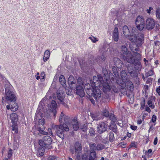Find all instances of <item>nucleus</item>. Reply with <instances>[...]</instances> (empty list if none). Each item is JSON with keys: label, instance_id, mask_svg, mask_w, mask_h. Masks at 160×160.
<instances>
[{"label": "nucleus", "instance_id": "f257e3e1", "mask_svg": "<svg viewBox=\"0 0 160 160\" xmlns=\"http://www.w3.org/2000/svg\"><path fill=\"white\" fill-rule=\"evenodd\" d=\"M69 119L70 118L69 117L65 116L63 119V120L65 122L64 123L59 125L53 124L52 125V128L55 130L57 135L62 139L64 138V132H68L69 130Z\"/></svg>", "mask_w": 160, "mask_h": 160}, {"label": "nucleus", "instance_id": "f03ea898", "mask_svg": "<svg viewBox=\"0 0 160 160\" xmlns=\"http://www.w3.org/2000/svg\"><path fill=\"white\" fill-rule=\"evenodd\" d=\"M87 94L90 96H92L96 99L101 97V91L97 86H91L89 83L86 84L85 85Z\"/></svg>", "mask_w": 160, "mask_h": 160}, {"label": "nucleus", "instance_id": "7ed1b4c3", "mask_svg": "<svg viewBox=\"0 0 160 160\" xmlns=\"http://www.w3.org/2000/svg\"><path fill=\"white\" fill-rule=\"evenodd\" d=\"M5 95L4 97H2V100H5L7 103L16 102L17 99L16 94L10 88H5Z\"/></svg>", "mask_w": 160, "mask_h": 160}, {"label": "nucleus", "instance_id": "20e7f679", "mask_svg": "<svg viewBox=\"0 0 160 160\" xmlns=\"http://www.w3.org/2000/svg\"><path fill=\"white\" fill-rule=\"evenodd\" d=\"M144 35L140 34L137 36L136 35L132 34V36L128 37V39L131 42H133L138 47L141 46L143 42Z\"/></svg>", "mask_w": 160, "mask_h": 160}, {"label": "nucleus", "instance_id": "39448f33", "mask_svg": "<svg viewBox=\"0 0 160 160\" xmlns=\"http://www.w3.org/2000/svg\"><path fill=\"white\" fill-rule=\"evenodd\" d=\"M52 142L51 138L49 136H46L43 137L42 139L39 141L38 143L41 146L49 149L52 148L51 145Z\"/></svg>", "mask_w": 160, "mask_h": 160}, {"label": "nucleus", "instance_id": "423d86ee", "mask_svg": "<svg viewBox=\"0 0 160 160\" xmlns=\"http://www.w3.org/2000/svg\"><path fill=\"white\" fill-rule=\"evenodd\" d=\"M37 111L36 113L35 118L36 119H37L39 120V131L40 133H41L44 134V135H47V132H45L44 131L43 129H44V126H43V124H44L45 122V121L44 119H41L39 118H38V115L40 116L41 113H38Z\"/></svg>", "mask_w": 160, "mask_h": 160}, {"label": "nucleus", "instance_id": "0eeeda50", "mask_svg": "<svg viewBox=\"0 0 160 160\" xmlns=\"http://www.w3.org/2000/svg\"><path fill=\"white\" fill-rule=\"evenodd\" d=\"M103 78L101 75H99L98 76H94L93 80L90 81V83H94V86H100L103 82Z\"/></svg>", "mask_w": 160, "mask_h": 160}, {"label": "nucleus", "instance_id": "6e6552de", "mask_svg": "<svg viewBox=\"0 0 160 160\" xmlns=\"http://www.w3.org/2000/svg\"><path fill=\"white\" fill-rule=\"evenodd\" d=\"M122 59L125 61L132 64H134L135 66H138L136 64L135 58L133 57V55L130 52L128 53L126 56L122 55Z\"/></svg>", "mask_w": 160, "mask_h": 160}, {"label": "nucleus", "instance_id": "1a4fd4ad", "mask_svg": "<svg viewBox=\"0 0 160 160\" xmlns=\"http://www.w3.org/2000/svg\"><path fill=\"white\" fill-rule=\"evenodd\" d=\"M136 25L137 28L140 30H142L145 27V21L141 16H138L136 20Z\"/></svg>", "mask_w": 160, "mask_h": 160}, {"label": "nucleus", "instance_id": "9d476101", "mask_svg": "<svg viewBox=\"0 0 160 160\" xmlns=\"http://www.w3.org/2000/svg\"><path fill=\"white\" fill-rule=\"evenodd\" d=\"M108 128L107 125L103 122H102L97 124V131L100 134H102L106 131Z\"/></svg>", "mask_w": 160, "mask_h": 160}, {"label": "nucleus", "instance_id": "9b49d317", "mask_svg": "<svg viewBox=\"0 0 160 160\" xmlns=\"http://www.w3.org/2000/svg\"><path fill=\"white\" fill-rule=\"evenodd\" d=\"M89 146L91 150L92 151H100L105 148V145L102 144H96L91 142L89 144Z\"/></svg>", "mask_w": 160, "mask_h": 160}, {"label": "nucleus", "instance_id": "f8f14e48", "mask_svg": "<svg viewBox=\"0 0 160 160\" xmlns=\"http://www.w3.org/2000/svg\"><path fill=\"white\" fill-rule=\"evenodd\" d=\"M155 22L153 19L151 18H148L146 21V28L148 30L152 29L155 26Z\"/></svg>", "mask_w": 160, "mask_h": 160}, {"label": "nucleus", "instance_id": "ddd939ff", "mask_svg": "<svg viewBox=\"0 0 160 160\" xmlns=\"http://www.w3.org/2000/svg\"><path fill=\"white\" fill-rule=\"evenodd\" d=\"M74 148L77 154V158L78 159L80 158V154L82 152V147L81 143L78 142H76L74 145Z\"/></svg>", "mask_w": 160, "mask_h": 160}, {"label": "nucleus", "instance_id": "4468645a", "mask_svg": "<svg viewBox=\"0 0 160 160\" xmlns=\"http://www.w3.org/2000/svg\"><path fill=\"white\" fill-rule=\"evenodd\" d=\"M8 105H6L7 108L8 110H11L13 112H15L18 109V106L16 102H10L8 103Z\"/></svg>", "mask_w": 160, "mask_h": 160}, {"label": "nucleus", "instance_id": "2eb2a0df", "mask_svg": "<svg viewBox=\"0 0 160 160\" xmlns=\"http://www.w3.org/2000/svg\"><path fill=\"white\" fill-rule=\"evenodd\" d=\"M75 91L76 94L81 97H83L85 95L84 89L82 86L77 85Z\"/></svg>", "mask_w": 160, "mask_h": 160}, {"label": "nucleus", "instance_id": "dca6fc26", "mask_svg": "<svg viewBox=\"0 0 160 160\" xmlns=\"http://www.w3.org/2000/svg\"><path fill=\"white\" fill-rule=\"evenodd\" d=\"M128 73L132 77L136 78L138 76L137 72L133 69V67L131 65L128 66Z\"/></svg>", "mask_w": 160, "mask_h": 160}, {"label": "nucleus", "instance_id": "f3484780", "mask_svg": "<svg viewBox=\"0 0 160 160\" xmlns=\"http://www.w3.org/2000/svg\"><path fill=\"white\" fill-rule=\"evenodd\" d=\"M133 55L135 57V60L136 64L138 65V67H140L141 66V63L140 60L141 58V55L140 54V52H134L133 51Z\"/></svg>", "mask_w": 160, "mask_h": 160}, {"label": "nucleus", "instance_id": "a211bd4d", "mask_svg": "<svg viewBox=\"0 0 160 160\" xmlns=\"http://www.w3.org/2000/svg\"><path fill=\"white\" fill-rule=\"evenodd\" d=\"M57 95L58 99L59 100L60 103L64 105L65 107H67V104L63 102L64 96L63 95V93H61L57 91Z\"/></svg>", "mask_w": 160, "mask_h": 160}, {"label": "nucleus", "instance_id": "6ab92c4d", "mask_svg": "<svg viewBox=\"0 0 160 160\" xmlns=\"http://www.w3.org/2000/svg\"><path fill=\"white\" fill-rule=\"evenodd\" d=\"M102 89L103 92L105 93H107L110 91L111 89V88L108 82H104L103 81V82L102 83Z\"/></svg>", "mask_w": 160, "mask_h": 160}, {"label": "nucleus", "instance_id": "aec40b11", "mask_svg": "<svg viewBox=\"0 0 160 160\" xmlns=\"http://www.w3.org/2000/svg\"><path fill=\"white\" fill-rule=\"evenodd\" d=\"M112 38L114 41L117 42L119 39L118 28L116 27L114 28L112 33Z\"/></svg>", "mask_w": 160, "mask_h": 160}, {"label": "nucleus", "instance_id": "412c9836", "mask_svg": "<svg viewBox=\"0 0 160 160\" xmlns=\"http://www.w3.org/2000/svg\"><path fill=\"white\" fill-rule=\"evenodd\" d=\"M57 104L56 102L54 100H52L51 102V110L53 113V115L55 116L57 113L56 109L57 108Z\"/></svg>", "mask_w": 160, "mask_h": 160}, {"label": "nucleus", "instance_id": "4be33fe9", "mask_svg": "<svg viewBox=\"0 0 160 160\" xmlns=\"http://www.w3.org/2000/svg\"><path fill=\"white\" fill-rule=\"evenodd\" d=\"M113 62L117 68H121L123 64V62L122 61L118 58L115 57L113 58Z\"/></svg>", "mask_w": 160, "mask_h": 160}, {"label": "nucleus", "instance_id": "5701e85b", "mask_svg": "<svg viewBox=\"0 0 160 160\" xmlns=\"http://www.w3.org/2000/svg\"><path fill=\"white\" fill-rule=\"evenodd\" d=\"M72 125L74 130L75 131L77 130L79 127V124L76 118H74L72 121Z\"/></svg>", "mask_w": 160, "mask_h": 160}, {"label": "nucleus", "instance_id": "b1692460", "mask_svg": "<svg viewBox=\"0 0 160 160\" xmlns=\"http://www.w3.org/2000/svg\"><path fill=\"white\" fill-rule=\"evenodd\" d=\"M127 89L130 90H132L134 86L132 82L130 80L128 79L126 82H124Z\"/></svg>", "mask_w": 160, "mask_h": 160}, {"label": "nucleus", "instance_id": "393cba45", "mask_svg": "<svg viewBox=\"0 0 160 160\" xmlns=\"http://www.w3.org/2000/svg\"><path fill=\"white\" fill-rule=\"evenodd\" d=\"M10 118L12 123H16L18 121V117L17 114L13 112L10 115Z\"/></svg>", "mask_w": 160, "mask_h": 160}, {"label": "nucleus", "instance_id": "a878e982", "mask_svg": "<svg viewBox=\"0 0 160 160\" xmlns=\"http://www.w3.org/2000/svg\"><path fill=\"white\" fill-rule=\"evenodd\" d=\"M120 75L123 82H126L128 79H127V74L125 70H122L121 71Z\"/></svg>", "mask_w": 160, "mask_h": 160}, {"label": "nucleus", "instance_id": "bb28decb", "mask_svg": "<svg viewBox=\"0 0 160 160\" xmlns=\"http://www.w3.org/2000/svg\"><path fill=\"white\" fill-rule=\"evenodd\" d=\"M123 32L124 36L128 39L129 36H132L129 35L130 32L127 26L125 25L123 27Z\"/></svg>", "mask_w": 160, "mask_h": 160}, {"label": "nucleus", "instance_id": "cd10ccee", "mask_svg": "<svg viewBox=\"0 0 160 160\" xmlns=\"http://www.w3.org/2000/svg\"><path fill=\"white\" fill-rule=\"evenodd\" d=\"M96 158V152L95 151H92L90 149V152L89 156V160H97Z\"/></svg>", "mask_w": 160, "mask_h": 160}, {"label": "nucleus", "instance_id": "c85d7f7f", "mask_svg": "<svg viewBox=\"0 0 160 160\" xmlns=\"http://www.w3.org/2000/svg\"><path fill=\"white\" fill-rule=\"evenodd\" d=\"M50 56V50L48 49H47L44 52V54L43 57V60L44 61H47L49 59Z\"/></svg>", "mask_w": 160, "mask_h": 160}, {"label": "nucleus", "instance_id": "c756f323", "mask_svg": "<svg viewBox=\"0 0 160 160\" xmlns=\"http://www.w3.org/2000/svg\"><path fill=\"white\" fill-rule=\"evenodd\" d=\"M59 81L63 87L65 88L66 87V80L63 75H61L60 76L59 78Z\"/></svg>", "mask_w": 160, "mask_h": 160}, {"label": "nucleus", "instance_id": "7c9ffc66", "mask_svg": "<svg viewBox=\"0 0 160 160\" xmlns=\"http://www.w3.org/2000/svg\"><path fill=\"white\" fill-rule=\"evenodd\" d=\"M112 74V73H110L109 74V75H108V78H109L111 81V82L112 83H115L116 85L117 84H119L118 81L116 79V78L117 77H114V76H113V77H111V75Z\"/></svg>", "mask_w": 160, "mask_h": 160}, {"label": "nucleus", "instance_id": "2f4dec72", "mask_svg": "<svg viewBox=\"0 0 160 160\" xmlns=\"http://www.w3.org/2000/svg\"><path fill=\"white\" fill-rule=\"evenodd\" d=\"M12 133L14 134H17L18 133V126L16 123H12Z\"/></svg>", "mask_w": 160, "mask_h": 160}, {"label": "nucleus", "instance_id": "473e14b6", "mask_svg": "<svg viewBox=\"0 0 160 160\" xmlns=\"http://www.w3.org/2000/svg\"><path fill=\"white\" fill-rule=\"evenodd\" d=\"M92 117L94 120H98L101 118V116L98 113H94L92 115Z\"/></svg>", "mask_w": 160, "mask_h": 160}, {"label": "nucleus", "instance_id": "72a5a7b5", "mask_svg": "<svg viewBox=\"0 0 160 160\" xmlns=\"http://www.w3.org/2000/svg\"><path fill=\"white\" fill-rule=\"evenodd\" d=\"M120 50L124 54L127 55L130 52H128V49L124 45H122L120 48Z\"/></svg>", "mask_w": 160, "mask_h": 160}, {"label": "nucleus", "instance_id": "f704fd0d", "mask_svg": "<svg viewBox=\"0 0 160 160\" xmlns=\"http://www.w3.org/2000/svg\"><path fill=\"white\" fill-rule=\"evenodd\" d=\"M44 148V147L41 146L39 148L38 152L40 156H42L44 155L45 152Z\"/></svg>", "mask_w": 160, "mask_h": 160}, {"label": "nucleus", "instance_id": "c9c22d12", "mask_svg": "<svg viewBox=\"0 0 160 160\" xmlns=\"http://www.w3.org/2000/svg\"><path fill=\"white\" fill-rule=\"evenodd\" d=\"M102 72L104 75V78L107 82V80L108 79V75L107 70L105 68H103L102 70Z\"/></svg>", "mask_w": 160, "mask_h": 160}, {"label": "nucleus", "instance_id": "e433bc0d", "mask_svg": "<svg viewBox=\"0 0 160 160\" xmlns=\"http://www.w3.org/2000/svg\"><path fill=\"white\" fill-rule=\"evenodd\" d=\"M108 135L109 141L111 142H112L114 139L113 133L111 132L108 133Z\"/></svg>", "mask_w": 160, "mask_h": 160}, {"label": "nucleus", "instance_id": "4c0bfd02", "mask_svg": "<svg viewBox=\"0 0 160 160\" xmlns=\"http://www.w3.org/2000/svg\"><path fill=\"white\" fill-rule=\"evenodd\" d=\"M109 128L114 132H117V126L116 125H110L109 127Z\"/></svg>", "mask_w": 160, "mask_h": 160}, {"label": "nucleus", "instance_id": "58836bf2", "mask_svg": "<svg viewBox=\"0 0 160 160\" xmlns=\"http://www.w3.org/2000/svg\"><path fill=\"white\" fill-rule=\"evenodd\" d=\"M108 117H109L110 119L113 122L116 121V118L113 114H110Z\"/></svg>", "mask_w": 160, "mask_h": 160}, {"label": "nucleus", "instance_id": "ea45409f", "mask_svg": "<svg viewBox=\"0 0 160 160\" xmlns=\"http://www.w3.org/2000/svg\"><path fill=\"white\" fill-rule=\"evenodd\" d=\"M77 80V84H78L77 85L82 86L83 85V82L81 78L79 77H78Z\"/></svg>", "mask_w": 160, "mask_h": 160}, {"label": "nucleus", "instance_id": "a19ab883", "mask_svg": "<svg viewBox=\"0 0 160 160\" xmlns=\"http://www.w3.org/2000/svg\"><path fill=\"white\" fill-rule=\"evenodd\" d=\"M153 73L154 72L153 70L152 69H151L149 70L147 73H146L145 76H146V77L151 76L153 75Z\"/></svg>", "mask_w": 160, "mask_h": 160}, {"label": "nucleus", "instance_id": "79ce46f5", "mask_svg": "<svg viewBox=\"0 0 160 160\" xmlns=\"http://www.w3.org/2000/svg\"><path fill=\"white\" fill-rule=\"evenodd\" d=\"M89 131L90 135L91 136H93L95 135V132L94 129L92 128H90L89 129Z\"/></svg>", "mask_w": 160, "mask_h": 160}, {"label": "nucleus", "instance_id": "37998d69", "mask_svg": "<svg viewBox=\"0 0 160 160\" xmlns=\"http://www.w3.org/2000/svg\"><path fill=\"white\" fill-rule=\"evenodd\" d=\"M102 114L103 116L107 117H108L110 114L108 111L106 109L103 110L102 112Z\"/></svg>", "mask_w": 160, "mask_h": 160}, {"label": "nucleus", "instance_id": "c03bdc74", "mask_svg": "<svg viewBox=\"0 0 160 160\" xmlns=\"http://www.w3.org/2000/svg\"><path fill=\"white\" fill-rule=\"evenodd\" d=\"M156 15L157 18L160 19V9L158 8L156 11Z\"/></svg>", "mask_w": 160, "mask_h": 160}, {"label": "nucleus", "instance_id": "a18cd8bd", "mask_svg": "<svg viewBox=\"0 0 160 160\" xmlns=\"http://www.w3.org/2000/svg\"><path fill=\"white\" fill-rule=\"evenodd\" d=\"M112 89L115 92L118 93V88L116 87L115 85H113L111 87Z\"/></svg>", "mask_w": 160, "mask_h": 160}, {"label": "nucleus", "instance_id": "49530a36", "mask_svg": "<svg viewBox=\"0 0 160 160\" xmlns=\"http://www.w3.org/2000/svg\"><path fill=\"white\" fill-rule=\"evenodd\" d=\"M148 104L149 107L152 109H153L155 107L154 105L152 103V102L151 100H148Z\"/></svg>", "mask_w": 160, "mask_h": 160}, {"label": "nucleus", "instance_id": "de8ad7c7", "mask_svg": "<svg viewBox=\"0 0 160 160\" xmlns=\"http://www.w3.org/2000/svg\"><path fill=\"white\" fill-rule=\"evenodd\" d=\"M65 116L64 115V114L62 112L61 113L59 118V122L60 123H62L63 122V120L64 118V117H65Z\"/></svg>", "mask_w": 160, "mask_h": 160}, {"label": "nucleus", "instance_id": "09e8293b", "mask_svg": "<svg viewBox=\"0 0 160 160\" xmlns=\"http://www.w3.org/2000/svg\"><path fill=\"white\" fill-rule=\"evenodd\" d=\"M112 71H113V73H114V75L115 76V77H116L118 76V72L117 71V69H116V67H113Z\"/></svg>", "mask_w": 160, "mask_h": 160}, {"label": "nucleus", "instance_id": "8fccbe9b", "mask_svg": "<svg viewBox=\"0 0 160 160\" xmlns=\"http://www.w3.org/2000/svg\"><path fill=\"white\" fill-rule=\"evenodd\" d=\"M19 144L17 143V142L15 141L13 143V148L14 149H16L18 148Z\"/></svg>", "mask_w": 160, "mask_h": 160}, {"label": "nucleus", "instance_id": "3c124183", "mask_svg": "<svg viewBox=\"0 0 160 160\" xmlns=\"http://www.w3.org/2000/svg\"><path fill=\"white\" fill-rule=\"evenodd\" d=\"M89 38L90 39L93 43H95L98 41V40L97 39V38L94 37H89Z\"/></svg>", "mask_w": 160, "mask_h": 160}, {"label": "nucleus", "instance_id": "603ef678", "mask_svg": "<svg viewBox=\"0 0 160 160\" xmlns=\"http://www.w3.org/2000/svg\"><path fill=\"white\" fill-rule=\"evenodd\" d=\"M12 150L10 148L9 149L8 155V159H10V158L12 157Z\"/></svg>", "mask_w": 160, "mask_h": 160}, {"label": "nucleus", "instance_id": "864d4df0", "mask_svg": "<svg viewBox=\"0 0 160 160\" xmlns=\"http://www.w3.org/2000/svg\"><path fill=\"white\" fill-rule=\"evenodd\" d=\"M57 158V157L55 156L51 155L48 157V160H54Z\"/></svg>", "mask_w": 160, "mask_h": 160}, {"label": "nucleus", "instance_id": "5fc2aeb1", "mask_svg": "<svg viewBox=\"0 0 160 160\" xmlns=\"http://www.w3.org/2000/svg\"><path fill=\"white\" fill-rule=\"evenodd\" d=\"M131 48V50L133 52V51H134V52H140V49L138 48H136L135 49L132 48Z\"/></svg>", "mask_w": 160, "mask_h": 160}, {"label": "nucleus", "instance_id": "6e6d98bb", "mask_svg": "<svg viewBox=\"0 0 160 160\" xmlns=\"http://www.w3.org/2000/svg\"><path fill=\"white\" fill-rule=\"evenodd\" d=\"M82 160H89L88 159V157L86 154H83L82 157Z\"/></svg>", "mask_w": 160, "mask_h": 160}, {"label": "nucleus", "instance_id": "4d7b16f0", "mask_svg": "<svg viewBox=\"0 0 160 160\" xmlns=\"http://www.w3.org/2000/svg\"><path fill=\"white\" fill-rule=\"evenodd\" d=\"M157 118L155 115H152V118L151 121L153 122H155L156 121Z\"/></svg>", "mask_w": 160, "mask_h": 160}, {"label": "nucleus", "instance_id": "13d9d810", "mask_svg": "<svg viewBox=\"0 0 160 160\" xmlns=\"http://www.w3.org/2000/svg\"><path fill=\"white\" fill-rule=\"evenodd\" d=\"M145 106V100L144 99L143 101L141 103V106L140 107V109L142 110Z\"/></svg>", "mask_w": 160, "mask_h": 160}, {"label": "nucleus", "instance_id": "bf43d9fd", "mask_svg": "<svg viewBox=\"0 0 160 160\" xmlns=\"http://www.w3.org/2000/svg\"><path fill=\"white\" fill-rule=\"evenodd\" d=\"M101 59L103 61H104L106 59V58L105 57V54L103 53L101 56Z\"/></svg>", "mask_w": 160, "mask_h": 160}, {"label": "nucleus", "instance_id": "052dcab7", "mask_svg": "<svg viewBox=\"0 0 160 160\" xmlns=\"http://www.w3.org/2000/svg\"><path fill=\"white\" fill-rule=\"evenodd\" d=\"M74 80V78L73 76L72 75H70L68 78V81L69 82H70V81L72 80Z\"/></svg>", "mask_w": 160, "mask_h": 160}, {"label": "nucleus", "instance_id": "680f3d73", "mask_svg": "<svg viewBox=\"0 0 160 160\" xmlns=\"http://www.w3.org/2000/svg\"><path fill=\"white\" fill-rule=\"evenodd\" d=\"M143 121L142 119H141V118H138L137 121V123L138 124H140L142 123V121Z\"/></svg>", "mask_w": 160, "mask_h": 160}, {"label": "nucleus", "instance_id": "e2e57ef3", "mask_svg": "<svg viewBox=\"0 0 160 160\" xmlns=\"http://www.w3.org/2000/svg\"><path fill=\"white\" fill-rule=\"evenodd\" d=\"M145 111L148 112H150L151 111L150 108L148 106H146L145 107Z\"/></svg>", "mask_w": 160, "mask_h": 160}, {"label": "nucleus", "instance_id": "0e129e2a", "mask_svg": "<svg viewBox=\"0 0 160 160\" xmlns=\"http://www.w3.org/2000/svg\"><path fill=\"white\" fill-rule=\"evenodd\" d=\"M131 128L132 130H135L137 129V127L136 126L131 125Z\"/></svg>", "mask_w": 160, "mask_h": 160}, {"label": "nucleus", "instance_id": "69168bd1", "mask_svg": "<svg viewBox=\"0 0 160 160\" xmlns=\"http://www.w3.org/2000/svg\"><path fill=\"white\" fill-rule=\"evenodd\" d=\"M158 142V138L157 137L155 138H154V142H153V144L154 145H156Z\"/></svg>", "mask_w": 160, "mask_h": 160}, {"label": "nucleus", "instance_id": "338daca9", "mask_svg": "<svg viewBox=\"0 0 160 160\" xmlns=\"http://www.w3.org/2000/svg\"><path fill=\"white\" fill-rule=\"evenodd\" d=\"M89 99L91 102L92 103L93 105L95 104V101L92 98H90Z\"/></svg>", "mask_w": 160, "mask_h": 160}, {"label": "nucleus", "instance_id": "774afa93", "mask_svg": "<svg viewBox=\"0 0 160 160\" xmlns=\"http://www.w3.org/2000/svg\"><path fill=\"white\" fill-rule=\"evenodd\" d=\"M41 78L40 80L41 82H44L45 80V76H41Z\"/></svg>", "mask_w": 160, "mask_h": 160}]
</instances>
